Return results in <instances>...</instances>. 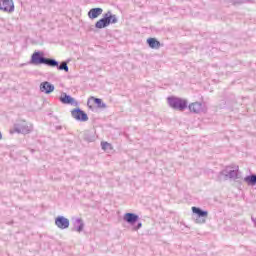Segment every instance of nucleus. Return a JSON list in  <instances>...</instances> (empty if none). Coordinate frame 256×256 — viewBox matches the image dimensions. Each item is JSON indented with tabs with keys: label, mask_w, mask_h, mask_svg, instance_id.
<instances>
[{
	"label": "nucleus",
	"mask_w": 256,
	"mask_h": 256,
	"mask_svg": "<svg viewBox=\"0 0 256 256\" xmlns=\"http://www.w3.org/2000/svg\"><path fill=\"white\" fill-rule=\"evenodd\" d=\"M0 11H3L4 13H13V11H15V3L13 0H1Z\"/></svg>",
	"instance_id": "8"
},
{
	"label": "nucleus",
	"mask_w": 256,
	"mask_h": 256,
	"mask_svg": "<svg viewBox=\"0 0 256 256\" xmlns=\"http://www.w3.org/2000/svg\"><path fill=\"white\" fill-rule=\"evenodd\" d=\"M192 213L196 215L195 223H198L199 225L207 223V217H209V212L207 210L193 206Z\"/></svg>",
	"instance_id": "5"
},
{
	"label": "nucleus",
	"mask_w": 256,
	"mask_h": 256,
	"mask_svg": "<svg viewBox=\"0 0 256 256\" xmlns=\"http://www.w3.org/2000/svg\"><path fill=\"white\" fill-rule=\"evenodd\" d=\"M71 115L73 119H76V121H80L82 123H85V121H89V116H87V113L81 110V108H74L71 111Z\"/></svg>",
	"instance_id": "7"
},
{
	"label": "nucleus",
	"mask_w": 256,
	"mask_h": 256,
	"mask_svg": "<svg viewBox=\"0 0 256 256\" xmlns=\"http://www.w3.org/2000/svg\"><path fill=\"white\" fill-rule=\"evenodd\" d=\"M147 44L149 45L150 49H159L161 47V42L155 38H148Z\"/></svg>",
	"instance_id": "16"
},
{
	"label": "nucleus",
	"mask_w": 256,
	"mask_h": 256,
	"mask_svg": "<svg viewBox=\"0 0 256 256\" xmlns=\"http://www.w3.org/2000/svg\"><path fill=\"white\" fill-rule=\"evenodd\" d=\"M143 227V223L139 222L136 226L133 227V231H139Z\"/></svg>",
	"instance_id": "21"
},
{
	"label": "nucleus",
	"mask_w": 256,
	"mask_h": 256,
	"mask_svg": "<svg viewBox=\"0 0 256 256\" xmlns=\"http://www.w3.org/2000/svg\"><path fill=\"white\" fill-rule=\"evenodd\" d=\"M100 15H103V9L102 8H92L88 12L89 19H97Z\"/></svg>",
	"instance_id": "15"
},
{
	"label": "nucleus",
	"mask_w": 256,
	"mask_h": 256,
	"mask_svg": "<svg viewBox=\"0 0 256 256\" xmlns=\"http://www.w3.org/2000/svg\"><path fill=\"white\" fill-rule=\"evenodd\" d=\"M30 64L31 65H47L48 67H50V66L57 65V60L53 58H46L43 52L36 51L31 56Z\"/></svg>",
	"instance_id": "2"
},
{
	"label": "nucleus",
	"mask_w": 256,
	"mask_h": 256,
	"mask_svg": "<svg viewBox=\"0 0 256 256\" xmlns=\"http://www.w3.org/2000/svg\"><path fill=\"white\" fill-rule=\"evenodd\" d=\"M60 101L61 103H63V105H78L77 101H75V98L71 97L70 95H67V93L61 94Z\"/></svg>",
	"instance_id": "12"
},
{
	"label": "nucleus",
	"mask_w": 256,
	"mask_h": 256,
	"mask_svg": "<svg viewBox=\"0 0 256 256\" xmlns=\"http://www.w3.org/2000/svg\"><path fill=\"white\" fill-rule=\"evenodd\" d=\"M101 147H102L103 151L113 150V146L109 142H101Z\"/></svg>",
	"instance_id": "19"
},
{
	"label": "nucleus",
	"mask_w": 256,
	"mask_h": 256,
	"mask_svg": "<svg viewBox=\"0 0 256 256\" xmlns=\"http://www.w3.org/2000/svg\"><path fill=\"white\" fill-rule=\"evenodd\" d=\"M55 225L58 229H69L70 222L64 216H58L55 219Z\"/></svg>",
	"instance_id": "10"
},
{
	"label": "nucleus",
	"mask_w": 256,
	"mask_h": 256,
	"mask_svg": "<svg viewBox=\"0 0 256 256\" xmlns=\"http://www.w3.org/2000/svg\"><path fill=\"white\" fill-rule=\"evenodd\" d=\"M40 91L46 95H50L55 91V85L49 83L48 81L42 82L40 84Z\"/></svg>",
	"instance_id": "11"
},
{
	"label": "nucleus",
	"mask_w": 256,
	"mask_h": 256,
	"mask_svg": "<svg viewBox=\"0 0 256 256\" xmlns=\"http://www.w3.org/2000/svg\"><path fill=\"white\" fill-rule=\"evenodd\" d=\"M33 131V126L27 125V122L21 121L14 124L13 130H10V133H22V135H29Z\"/></svg>",
	"instance_id": "6"
},
{
	"label": "nucleus",
	"mask_w": 256,
	"mask_h": 256,
	"mask_svg": "<svg viewBox=\"0 0 256 256\" xmlns=\"http://www.w3.org/2000/svg\"><path fill=\"white\" fill-rule=\"evenodd\" d=\"M1 139H3V135H2L1 132H0V140H1Z\"/></svg>",
	"instance_id": "22"
},
{
	"label": "nucleus",
	"mask_w": 256,
	"mask_h": 256,
	"mask_svg": "<svg viewBox=\"0 0 256 256\" xmlns=\"http://www.w3.org/2000/svg\"><path fill=\"white\" fill-rule=\"evenodd\" d=\"M230 3L232 5H243V3H247V0H231Z\"/></svg>",
	"instance_id": "20"
},
{
	"label": "nucleus",
	"mask_w": 256,
	"mask_h": 256,
	"mask_svg": "<svg viewBox=\"0 0 256 256\" xmlns=\"http://www.w3.org/2000/svg\"><path fill=\"white\" fill-rule=\"evenodd\" d=\"M119 19H117V15L113 14L111 11H108L103 15V18L98 20L95 23L96 29H105V27H109V25H115V23H118Z\"/></svg>",
	"instance_id": "3"
},
{
	"label": "nucleus",
	"mask_w": 256,
	"mask_h": 256,
	"mask_svg": "<svg viewBox=\"0 0 256 256\" xmlns=\"http://www.w3.org/2000/svg\"><path fill=\"white\" fill-rule=\"evenodd\" d=\"M50 67H57L58 71H65V73H69V66L67 65V61L61 62L59 65V61H57V65L50 66Z\"/></svg>",
	"instance_id": "17"
},
{
	"label": "nucleus",
	"mask_w": 256,
	"mask_h": 256,
	"mask_svg": "<svg viewBox=\"0 0 256 256\" xmlns=\"http://www.w3.org/2000/svg\"><path fill=\"white\" fill-rule=\"evenodd\" d=\"M188 108L191 113H195L196 115H199V113H203L206 111L205 105L201 102L190 103Z\"/></svg>",
	"instance_id": "9"
},
{
	"label": "nucleus",
	"mask_w": 256,
	"mask_h": 256,
	"mask_svg": "<svg viewBox=\"0 0 256 256\" xmlns=\"http://www.w3.org/2000/svg\"><path fill=\"white\" fill-rule=\"evenodd\" d=\"M92 99L94 100L95 105H97L101 109L107 108V104L103 103V100H101V98L92 97Z\"/></svg>",
	"instance_id": "18"
},
{
	"label": "nucleus",
	"mask_w": 256,
	"mask_h": 256,
	"mask_svg": "<svg viewBox=\"0 0 256 256\" xmlns=\"http://www.w3.org/2000/svg\"><path fill=\"white\" fill-rule=\"evenodd\" d=\"M168 105L171 107V109H174L175 111H184L187 109L189 102H187L186 99H182L175 96H170L167 98Z\"/></svg>",
	"instance_id": "4"
},
{
	"label": "nucleus",
	"mask_w": 256,
	"mask_h": 256,
	"mask_svg": "<svg viewBox=\"0 0 256 256\" xmlns=\"http://www.w3.org/2000/svg\"><path fill=\"white\" fill-rule=\"evenodd\" d=\"M73 225H74L73 231H77V233H81L83 229H85V223L81 218H76L73 222Z\"/></svg>",
	"instance_id": "14"
},
{
	"label": "nucleus",
	"mask_w": 256,
	"mask_h": 256,
	"mask_svg": "<svg viewBox=\"0 0 256 256\" xmlns=\"http://www.w3.org/2000/svg\"><path fill=\"white\" fill-rule=\"evenodd\" d=\"M124 221L129 225H135L139 221V215L135 213H126L123 217Z\"/></svg>",
	"instance_id": "13"
},
{
	"label": "nucleus",
	"mask_w": 256,
	"mask_h": 256,
	"mask_svg": "<svg viewBox=\"0 0 256 256\" xmlns=\"http://www.w3.org/2000/svg\"><path fill=\"white\" fill-rule=\"evenodd\" d=\"M241 172L239 171V166L230 165L226 166L224 170L220 171L218 174V181H227V179H236L241 178Z\"/></svg>",
	"instance_id": "1"
}]
</instances>
